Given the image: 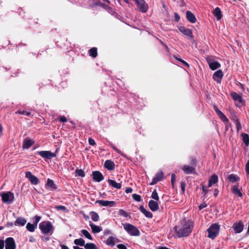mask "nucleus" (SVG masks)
Wrapping results in <instances>:
<instances>
[{
    "instance_id": "obj_1",
    "label": "nucleus",
    "mask_w": 249,
    "mask_h": 249,
    "mask_svg": "<svg viewBox=\"0 0 249 249\" xmlns=\"http://www.w3.org/2000/svg\"><path fill=\"white\" fill-rule=\"evenodd\" d=\"M194 228L193 222L189 220H184L182 226H176L174 228L175 233L178 238L188 237Z\"/></svg>"
},
{
    "instance_id": "obj_2",
    "label": "nucleus",
    "mask_w": 249,
    "mask_h": 249,
    "mask_svg": "<svg viewBox=\"0 0 249 249\" xmlns=\"http://www.w3.org/2000/svg\"><path fill=\"white\" fill-rule=\"evenodd\" d=\"M124 230L130 235L138 236L140 235L139 229L132 224L130 223L123 224Z\"/></svg>"
},
{
    "instance_id": "obj_3",
    "label": "nucleus",
    "mask_w": 249,
    "mask_h": 249,
    "mask_svg": "<svg viewBox=\"0 0 249 249\" xmlns=\"http://www.w3.org/2000/svg\"><path fill=\"white\" fill-rule=\"evenodd\" d=\"M219 229V225L216 223L212 224L207 230L208 232V237L212 239H214L218 234Z\"/></svg>"
},
{
    "instance_id": "obj_4",
    "label": "nucleus",
    "mask_w": 249,
    "mask_h": 249,
    "mask_svg": "<svg viewBox=\"0 0 249 249\" xmlns=\"http://www.w3.org/2000/svg\"><path fill=\"white\" fill-rule=\"evenodd\" d=\"M39 228L42 232L44 234H47L53 231V226L50 221H43L39 224Z\"/></svg>"
},
{
    "instance_id": "obj_5",
    "label": "nucleus",
    "mask_w": 249,
    "mask_h": 249,
    "mask_svg": "<svg viewBox=\"0 0 249 249\" xmlns=\"http://www.w3.org/2000/svg\"><path fill=\"white\" fill-rule=\"evenodd\" d=\"M2 201L8 204H11L14 200V194L10 191L3 192L0 194Z\"/></svg>"
},
{
    "instance_id": "obj_6",
    "label": "nucleus",
    "mask_w": 249,
    "mask_h": 249,
    "mask_svg": "<svg viewBox=\"0 0 249 249\" xmlns=\"http://www.w3.org/2000/svg\"><path fill=\"white\" fill-rule=\"evenodd\" d=\"M178 29L191 42H193L194 41V36L193 35V31L192 29L187 28L186 27L183 26L178 27Z\"/></svg>"
},
{
    "instance_id": "obj_7",
    "label": "nucleus",
    "mask_w": 249,
    "mask_h": 249,
    "mask_svg": "<svg viewBox=\"0 0 249 249\" xmlns=\"http://www.w3.org/2000/svg\"><path fill=\"white\" fill-rule=\"evenodd\" d=\"M36 153L43 158L50 160L56 157L55 153L50 151H40L36 152Z\"/></svg>"
},
{
    "instance_id": "obj_8",
    "label": "nucleus",
    "mask_w": 249,
    "mask_h": 249,
    "mask_svg": "<svg viewBox=\"0 0 249 249\" xmlns=\"http://www.w3.org/2000/svg\"><path fill=\"white\" fill-rule=\"evenodd\" d=\"M232 228L235 233H239L243 231L244 225L241 221H239L238 222L234 223Z\"/></svg>"
},
{
    "instance_id": "obj_9",
    "label": "nucleus",
    "mask_w": 249,
    "mask_h": 249,
    "mask_svg": "<svg viewBox=\"0 0 249 249\" xmlns=\"http://www.w3.org/2000/svg\"><path fill=\"white\" fill-rule=\"evenodd\" d=\"M16 245L12 237H8L5 240V249H16Z\"/></svg>"
},
{
    "instance_id": "obj_10",
    "label": "nucleus",
    "mask_w": 249,
    "mask_h": 249,
    "mask_svg": "<svg viewBox=\"0 0 249 249\" xmlns=\"http://www.w3.org/2000/svg\"><path fill=\"white\" fill-rule=\"evenodd\" d=\"M92 179L94 181L100 182L104 179L103 174L99 171H94L92 173Z\"/></svg>"
},
{
    "instance_id": "obj_11",
    "label": "nucleus",
    "mask_w": 249,
    "mask_h": 249,
    "mask_svg": "<svg viewBox=\"0 0 249 249\" xmlns=\"http://www.w3.org/2000/svg\"><path fill=\"white\" fill-rule=\"evenodd\" d=\"M213 108L215 110L216 113L220 118V119L224 122V123H229V119L219 109L218 107L215 105H213Z\"/></svg>"
},
{
    "instance_id": "obj_12",
    "label": "nucleus",
    "mask_w": 249,
    "mask_h": 249,
    "mask_svg": "<svg viewBox=\"0 0 249 249\" xmlns=\"http://www.w3.org/2000/svg\"><path fill=\"white\" fill-rule=\"evenodd\" d=\"M95 203H98L102 206H108L111 207L115 206L116 203L114 201L97 200L96 201Z\"/></svg>"
},
{
    "instance_id": "obj_13",
    "label": "nucleus",
    "mask_w": 249,
    "mask_h": 249,
    "mask_svg": "<svg viewBox=\"0 0 249 249\" xmlns=\"http://www.w3.org/2000/svg\"><path fill=\"white\" fill-rule=\"evenodd\" d=\"M25 176L29 179L32 184L36 185L38 183L39 180L38 178L32 175L31 172H26Z\"/></svg>"
},
{
    "instance_id": "obj_14",
    "label": "nucleus",
    "mask_w": 249,
    "mask_h": 249,
    "mask_svg": "<svg viewBox=\"0 0 249 249\" xmlns=\"http://www.w3.org/2000/svg\"><path fill=\"white\" fill-rule=\"evenodd\" d=\"M223 76V73L221 70L216 71L213 75V79L218 83H221V80Z\"/></svg>"
},
{
    "instance_id": "obj_15",
    "label": "nucleus",
    "mask_w": 249,
    "mask_h": 249,
    "mask_svg": "<svg viewBox=\"0 0 249 249\" xmlns=\"http://www.w3.org/2000/svg\"><path fill=\"white\" fill-rule=\"evenodd\" d=\"M163 177V173L160 171L156 174L155 176L153 178L152 182L150 183V185L156 184L158 181H160Z\"/></svg>"
},
{
    "instance_id": "obj_16",
    "label": "nucleus",
    "mask_w": 249,
    "mask_h": 249,
    "mask_svg": "<svg viewBox=\"0 0 249 249\" xmlns=\"http://www.w3.org/2000/svg\"><path fill=\"white\" fill-rule=\"evenodd\" d=\"M239 185L238 183L232 186L231 188V191L235 196H238L240 197H242L243 194L239 190Z\"/></svg>"
},
{
    "instance_id": "obj_17",
    "label": "nucleus",
    "mask_w": 249,
    "mask_h": 249,
    "mask_svg": "<svg viewBox=\"0 0 249 249\" xmlns=\"http://www.w3.org/2000/svg\"><path fill=\"white\" fill-rule=\"evenodd\" d=\"M34 143L35 142L33 140L28 138H26L23 141L22 148L23 149H29Z\"/></svg>"
},
{
    "instance_id": "obj_18",
    "label": "nucleus",
    "mask_w": 249,
    "mask_h": 249,
    "mask_svg": "<svg viewBox=\"0 0 249 249\" xmlns=\"http://www.w3.org/2000/svg\"><path fill=\"white\" fill-rule=\"evenodd\" d=\"M186 174H196V168L192 166L185 165L182 168Z\"/></svg>"
},
{
    "instance_id": "obj_19",
    "label": "nucleus",
    "mask_w": 249,
    "mask_h": 249,
    "mask_svg": "<svg viewBox=\"0 0 249 249\" xmlns=\"http://www.w3.org/2000/svg\"><path fill=\"white\" fill-rule=\"evenodd\" d=\"M148 206L153 212H155L159 209L158 203L154 200H150L148 202Z\"/></svg>"
},
{
    "instance_id": "obj_20",
    "label": "nucleus",
    "mask_w": 249,
    "mask_h": 249,
    "mask_svg": "<svg viewBox=\"0 0 249 249\" xmlns=\"http://www.w3.org/2000/svg\"><path fill=\"white\" fill-rule=\"evenodd\" d=\"M186 18L188 21L192 23H194L196 22V19L195 15L190 11H187L186 13Z\"/></svg>"
},
{
    "instance_id": "obj_21",
    "label": "nucleus",
    "mask_w": 249,
    "mask_h": 249,
    "mask_svg": "<svg viewBox=\"0 0 249 249\" xmlns=\"http://www.w3.org/2000/svg\"><path fill=\"white\" fill-rule=\"evenodd\" d=\"M104 167L107 170L112 171L115 169V163L112 160H107L105 162Z\"/></svg>"
},
{
    "instance_id": "obj_22",
    "label": "nucleus",
    "mask_w": 249,
    "mask_h": 249,
    "mask_svg": "<svg viewBox=\"0 0 249 249\" xmlns=\"http://www.w3.org/2000/svg\"><path fill=\"white\" fill-rule=\"evenodd\" d=\"M210 69L213 71L215 70L220 67V64L217 61H211L210 60H207Z\"/></svg>"
},
{
    "instance_id": "obj_23",
    "label": "nucleus",
    "mask_w": 249,
    "mask_h": 249,
    "mask_svg": "<svg viewBox=\"0 0 249 249\" xmlns=\"http://www.w3.org/2000/svg\"><path fill=\"white\" fill-rule=\"evenodd\" d=\"M46 186L49 188L51 191L55 190L57 189V186L54 184L53 180L50 178L47 179Z\"/></svg>"
},
{
    "instance_id": "obj_24",
    "label": "nucleus",
    "mask_w": 249,
    "mask_h": 249,
    "mask_svg": "<svg viewBox=\"0 0 249 249\" xmlns=\"http://www.w3.org/2000/svg\"><path fill=\"white\" fill-rule=\"evenodd\" d=\"M89 226L91 227L92 232L94 233H99L102 231V228L101 227L94 225L91 222H89Z\"/></svg>"
},
{
    "instance_id": "obj_25",
    "label": "nucleus",
    "mask_w": 249,
    "mask_h": 249,
    "mask_svg": "<svg viewBox=\"0 0 249 249\" xmlns=\"http://www.w3.org/2000/svg\"><path fill=\"white\" fill-rule=\"evenodd\" d=\"M108 182L110 186L117 189H120L122 187L121 183H117L114 180L108 179Z\"/></svg>"
},
{
    "instance_id": "obj_26",
    "label": "nucleus",
    "mask_w": 249,
    "mask_h": 249,
    "mask_svg": "<svg viewBox=\"0 0 249 249\" xmlns=\"http://www.w3.org/2000/svg\"><path fill=\"white\" fill-rule=\"evenodd\" d=\"M139 209L140 211L147 218H151L153 214L149 211H147L142 205L140 206Z\"/></svg>"
},
{
    "instance_id": "obj_27",
    "label": "nucleus",
    "mask_w": 249,
    "mask_h": 249,
    "mask_svg": "<svg viewBox=\"0 0 249 249\" xmlns=\"http://www.w3.org/2000/svg\"><path fill=\"white\" fill-rule=\"evenodd\" d=\"M26 223V220L22 217H18L14 223L15 226H23Z\"/></svg>"
},
{
    "instance_id": "obj_28",
    "label": "nucleus",
    "mask_w": 249,
    "mask_h": 249,
    "mask_svg": "<svg viewBox=\"0 0 249 249\" xmlns=\"http://www.w3.org/2000/svg\"><path fill=\"white\" fill-rule=\"evenodd\" d=\"M231 96L232 99L236 101H238L239 103H242L243 101L241 95L238 94L235 92H232L230 94Z\"/></svg>"
},
{
    "instance_id": "obj_29",
    "label": "nucleus",
    "mask_w": 249,
    "mask_h": 249,
    "mask_svg": "<svg viewBox=\"0 0 249 249\" xmlns=\"http://www.w3.org/2000/svg\"><path fill=\"white\" fill-rule=\"evenodd\" d=\"M228 179L230 182L234 183L240 180V178L235 174H231L229 175Z\"/></svg>"
},
{
    "instance_id": "obj_30",
    "label": "nucleus",
    "mask_w": 249,
    "mask_h": 249,
    "mask_svg": "<svg viewBox=\"0 0 249 249\" xmlns=\"http://www.w3.org/2000/svg\"><path fill=\"white\" fill-rule=\"evenodd\" d=\"M213 14L214 16L216 18L217 20H220L222 17V14L221 10L219 7H216L214 9Z\"/></svg>"
},
{
    "instance_id": "obj_31",
    "label": "nucleus",
    "mask_w": 249,
    "mask_h": 249,
    "mask_svg": "<svg viewBox=\"0 0 249 249\" xmlns=\"http://www.w3.org/2000/svg\"><path fill=\"white\" fill-rule=\"evenodd\" d=\"M89 55L93 58H95L97 56V49L96 47L91 48L88 51Z\"/></svg>"
},
{
    "instance_id": "obj_32",
    "label": "nucleus",
    "mask_w": 249,
    "mask_h": 249,
    "mask_svg": "<svg viewBox=\"0 0 249 249\" xmlns=\"http://www.w3.org/2000/svg\"><path fill=\"white\" fill-rule=\"evenodd\" d=\"M241 137L245 144L248 146L249 145V135L248 134L243 133L241 134Z\"/></svg>"
},
{
    "instance_id": "obj_33",
    "label": "nucleus",
    "mask_w": 249,
    "mask_h": 249,
    "mask_svg": "<svg viewBox=\"0 0 249 249\" xmlns=\"http://www.w3.org/2000/svg\"><path fill=\"white\" fill-rule=\"evenodd\" d=\"M74 243L76 245L80 246H84L85 245V240L83 238L76 239L74 240Z\"/></svg>"
},
{
    "instance_id": "obj_34",
    "label": "nucleus",
    "mask_w": 249,
    "mask_h": 249,
    "mask_svg": "<svg viewBox=\"0 0 249 249\" xmlns=\"http://www.w3.org/2000/svg\"><path fill=\"white\" fill-rule=\"evenodd\" d=\"M90 215L91 216V219L94 222H97L99 219L98 214L94 211H91L90 212Z\"/></svg>"
},
{
    "instance_id": "obj_35",
    "label": "nucleus",
    "mask_w": 249,
    "mask_h": 249,
    "mask_svg": "<svg viewBox=\"0 0 249 249\" xmlns=\"http://www.w3.org/2000/svg\"><path fill=\"white\" fill-rule=\"evenodd\" d=\"M106 244L108 246H110L112 247H113L115 244V238L113 236H109L106 241Z\"/></svg>"
},
{
    "instance_id": "obj_36",
    "label": "nucleus",
    "mask_w": 249,
    "mask_h": 249,
    "mask_svg": "<svg viewBox=\"0 0 249 249\" xmlns=\"http://www.w3.org/2000/svg\"><path fill=\"white\" fill-rule=\"evenodd\" d=\"M231 119L234 122H236L239 121L238 117L236 115L235 112L233 110L230 111Z\"/></svg>"
},
{
    "instance_id": "obj_37",
    "label": "nucleus",
    "mask_w": 249,
    "mask_h": 249,
    "mask_svg": "<svg viewBox=\"0 0 249 249\" xmlns=\"http://www.w3.org/2000/svg\"><path fill=\"white\" fill-rule=\"evenodd\" d=\"M218 178L216 175L213 174L210 178L209 181L213 184H215L218 182Z\"/></svg>"
},
{
    "instance_id": "obj_38",
    "label": "nucleus",
    "mask_w": 249,
    "mask_h": 249,
    "mask_svg": "<svg viewBox=\"0 0 249 249\" xmlns=\"http://www.w3.org/2000/svg\"><path fill=\"white\" fill-rule=\"evenodd\" d=\"M81 232L83 234V235L89 240H92L93 238L89 233V232L86 230H82Z\"/></svg>"
},
{
    "instance_id": "obj_39",
    "label": "nucleus",
    "mask_w": 249,
    "mask_h": 249,
    "mask_svg": "<svg viewBox=\"0 0 249 249\" xmlns=\"http://www.w3.org/2000/svg\"><path fill=\"white\" fill-rule=\"evenodd\" d=\"M174 57L177 60L179 61V62H180L182 64L187 67V68H189V64L186 62V61H185L184 60H183V59H181L180 58H179V55H178V56H174Z\"/></svg>"
},
{
    "instance_id": "obj_40",
    "label": "nucleus",
    "mask_w": 249,
    "mask_h": 249,
    "mask_svg": "<svg viewBox=\"0 0 249 249\" xmlns=\"http://www.w3.org/2000/svg\"><path fill=\"white\" fill-rule=\"evenodd\" d=\"M35 225L34 224H31L30 223H28L26 225V229L28 231L30 232H34L35 230Z\"/></svg>"
},
{
    "instance_id": "obj_41",
    "label": "nucleus",
    "mask_w": 249,
    "mask_h": 249,
    "mask_svg": "<svg viewBox=\"0 0 249 249\" xmlns=\"http://www.w3.org/2000/svg\"><path fill=\"white\" fill-rule=\"evenodd\" d=\"M84 247L86 249H97L96 246L93 243H88Z\"/></svg>"
},
{
    "instance_id": "obj_42",
    "label": "nucleus",
    "mask_w": 249,
    "mask_h": 249,
    "mask_svg": "<svg viewBox=\"0 0 249 249\" xmlns=\"http://www.w3.org/2000/svg\"><path fill=\"white\" fill-rule=\"evenodd\" d=\"M75 176H79L81 177H84L85 176V173L82 169H77L75 171Z\"/></svg>"
},
{
    "instance_id": "obj_43",
    "label": "nucleus",
    "mask_w": 249,
    "mask_h": 249,
    "mask_svg": "<svg viewBox=\"0 0 249 249\" xmlns=\"http://www.w3.org/2000/svg\"><path fill=\"white\" fill-rule=\"evenodd\" d=\"M16 114H19L27 116H30L31 113L26 110H18L15 112Z\"/></svg>"
},
{
    "instance_id": "obj_44",
    "label": "nucleus",
    "mask_w": 249,
    "mask_h": 249,
    "mask_svg": "<svg viewBox=\"0 0 249 249\" xmlns=\"http://www.w3.org/2000/svg\"><path fill=\"white\" fill-rule=\"evenodd\" d=\"M151 197L157 200V201H158L159 200V196H158V193L156 191V190H155L152 193V195H151Z\"/></svg>"
},
{
    "instance_id": "obj_45",
    "label": "nucleus",
    "mask_w": 249,
    "mask_h": 249,
    "mask_svg": "<svg viewBox=\"0 0 249 249\" xmlns=\"http://www.w3.org/2000/svg\"><path fill=\"white\" fill-rule=\"evenodd\" d=\"M133 198L137 202H140L142 200V197L140 195L134 194L132 195Z\"/></svg>"
},
{
    "instance_id": "obj_46",
    "label": "nucleus",
    "mask_w": 249,
    "mask_h": 249,
    "mask_svg": "<svg viewBox=\"0 0 249 249\" xmlns=\"http://www.w3.org/2000/svg\"><path fill=\"white\" fill-rule=\"evenodd\" d=\"M202 187V194H204V196H206L209 190L207 189L208 187L205 186L204 184H201Z\"/></svg>"
},
{
    "instance_id": "obj_47",
    "label": "nucleus",
    "mask_w": 249,
    "mask_h": 249,
    "mask_svg": "<svg viewBox=\"0 0 249 249\" xmlns=\"http://www.w3.org/2000/svg\"><path fill=\"white\" fill-rule=\"evenodd\" d=\"M118 213L119 215H122L125 217H127L128 216V213L122 209L119 210Z\"/></svg>"
},
{
    "instance_id": "obj_48",
    "label": "nucleus",
    "mask_w": 249,
    "mask_h": 249,
    "mask_svg": "<svg viewBox=\"0 0 249 249\" xmlns=\"http://www.w3.org/2000/svg\"><path fill=\"white\" fill-rule=\"evenodd\" d=\"M55 208L58 210H61L63 211H66L67 210V208L65 206L63 205L56 206Z\"/></svg>"
},
{
    "instance_id": "obj_49",
    "label": "nucleus",
    "mask_w": 249,
    "mask_h": 249,
    "mask_svg": "<svg viewBox=\"0 0 249 249\" xmlns=\"http://www.w3.org/2000/svg\"><path fill=\"white\" fill-rule=\"evenodd\" d=\"M35 221L34 222V224L35 225V226L36 227L38 223L40 221L41 219V217L40 216L36 215L34 217Z\"/></svg>"
},
{
    "instance_id": "obj_50",
    "label": "nucleus",
    "mask_w": 249,
    "mask_h": 249,
    "mask_svg": "<svg viewBox=\"0 0 249 249\" xmlns=\"http://www.w3.org/2000/svg\"><path fill=\"white\" fill-rule=\"evenodd\" d=\"M234 123L236 125V129H237V131H239L240 130H241L242 129V125L240 123L239 120L236 122H235Z\"/></svg>"
},
{
    "instance_id": "obj_51",
    "label": "nucleus",
    "mask_w": 249,
    "mask_h": 249,
    "mask_svg": "<svg viewBox=\"0 0 249 249\" xmlns=\"http://www.w3.org/2000/svg\"><path fill=\"white\" fill-rule=\"evenodd\" d=\"M185 187H186L185 182L184 181H181L180 183V187H181V189L183 193H184L185 192Z\"/></svg>"
},
{
    "instance_id": "obj_52",
    "label": "nucleus",
    "mask_w": 249,
    "mask_h": 249,
    "mask_svg": "<svg viewBox=\"0 0 249 249\" xmlns=\"http://www.w3.org/2000/svg\"><path fill=\"white\" fill-rule=\"evenodd\" d=\"M191 164L192 166L196 168V167L197 164V162L195 159H194V158L192 159L191 161Z\"/></svg>"
},
{
    "instance_id": "obj_53",
    "label": "nucleus",
    "mask_w": 249,
    "mask_h": 249,
    "mask_svg": "<svg viewBox=\"0 0 249 249\" xmlns=\"http://www.w3.org/2000/svg\"><path fill=\"white\" fill-rule=\"evenodd\" d=\"M89 144L92 146L95 145L96 144L95 141L91 138H89Z\"/></svg>"
},
{
    "instance_id": "obj_54",
    "label": "nucleus",
    "mask_w": 249,
    "mask_h": 249,
    "mask_svg": "<svg viewBox=\"0 0 249 249\" xmlns=\"http://www.w3.org/2000/svg\"><path fill=\"white\" fill-rule=\"evenodd\" d=\"M59 121L61 122H66L67 121V119L64 116H59Z\"/></svg>"
},
{
    "instance_id": "obj_55",
    "label": "nucleus",
    "mask_w": 249,
    "mask_h": 249,
    "mask_svg": "<svg viewBox=\"0 0 249 249\" xmlns=\"http://www.w3.org/2000/svg\"><path fill=\"white\" fill-rule=\"evenodd\" d=\"M246 172L248 175H249V160L248 161L245 166Z\"/></svg>"
},
{
    "instance_id": "obj_56",
    "label": "nucleus",
    "mask_w": 249,
    "mask_h": 249,
    "mask_svg": "<svg viewBox=\"0 0 249 249\" xmlns=\"http://www.w3.org/2000/svg\"><path fill=\"white\" fill-rule=\"evenodd\" d=\"M117 247L119 249H127L126 246L122 244H118Z\"/></svg>"
},
{
    "instance_id": "obj_57",
    "label": "nucleus",
    "mask_w": 249,
    "mask_h": 249,
    "mask_svg": "<svg viewBox=\"0 0 249 249\" xmlns=\"http://www.w3.org/2000/svg\"><path fill=\"white\" fill-rule=\"evenodd\" d=\"M180 19V16L177 13H175V21L178 22Z\"/></svg>"
},
{
    "instance_id": "obj_58",
    "label": "nucleus",
    "mask_w": 249,
    "mask_h": 249,
    "mask_svg": "<svg viewBox=\"0 0 249 249\" xmlns=\"http://www.w3.org/2000/svg\"><path fill=\"white\" fill-rule=\"evenodd\" d=\"M207 206V204H206V203H202V204H201L199 206H198V208H199V210H202V209H203L204 208H205Z\"/></svg>"
},
{
    "instance_id": "obj_59",
    "label": "nucleus",
    "mask_w": 249,
    "mask_h": 249,
    "mask_svg": "<svg viewBox=\"0 0 249 249\" xmlns=\"http://www.w3.org/2000/svg\"><path fill=\"white\" fill-rule=\"evenodd\" d=\"M133 191V190L130 187H127L125 190V192L126 194L130 193Z\"/></svg>"
},
{
    "instance_id": "obj_60",
    "label": "nucleus",
    "mask_w": 249,
    "mask_h": 249,
    "mask_svg": "<svg viewBox=\"0 0 249 249\" xmlns=\"http://www.w3.org/2000/svg\"><path fill=\"white\" fill-rule=\"evenodd\" d=\"M4 247V242L2 240H0V249H3Z\"/></svg>"
},
{
    "instance_id": "obj_61",
    "label": "nucleus",
    "mask_w": 249,
    "mask_h": 249,
    "mask_svg": "<svg viewBox=\"0 0 249 249\" xmlns=\"http://www.w3.org/2000/svg\"><path fill=\"white\" fill-rule=\"evenodd\" d=\"M176 180V175L174 174H172L171 175V183L175 182Z\"/></svg>"
},
{
    "instance_id": "obj_62",
    "label": "nucleus",
    "mask_w": 249,
    "mask_h": 249,
    "mask_svg": "<svg viewBox=\"0 0 249 249\" xmlns=\"http://www.w3.org/2000/svg\"><path fill=\"white\" fill-rule=\"evenodd\" d=\"M218 193H219V191H218V189H215L214 190L213 196L215 197H217Z\"/></svg>"
},
{
    "instance_id": "obj_63",
    "label": "nucleus",
    "mask_w": 249,
    "mask_h": 249,
    "mask_svg": "<svg viewBox=\"0 0 249 249\" xmlns=\"http://www.w3.org/2000/svg\"><path fill=\"white\" fill-rule=\"evenodd\" d=\"M14 225V224L13 222H8L6 224V226L8 228L12 227Z\"/></svg>"
},
{
    "instance_id": "obj_64",
    "label": "nucleus",
    "mask_w": 249,
    "mask_h": 249,
    "mask_svg": "<svg viewBox=\"0 0 249 249\" xmlns=\"http://www.w3.org/2000/svg\"><path fill=\"white\" fill-rule=\"evenodd\" d=\"M110 232V231L109 230H106L105 231H104V234L105 235H107V234H109Z\"/></svg>"
}]
</instances>
